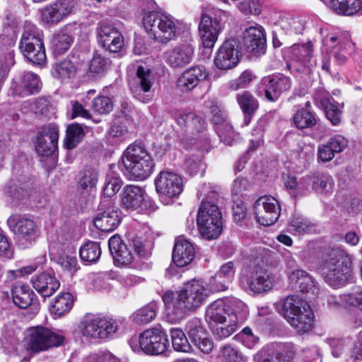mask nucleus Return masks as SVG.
<instances>
[{
	"label": "nucleus",
	"instance_id": "nucleus-1",
	"mask_svg": "<svg viewBox=\"0 0 362 362\" xmlns=\"http://www.w3.org/2000/svg\"><path fill=\"white\" fill-rule=\"evenodd\" d=\"M209 296V290H207L206 283L201 279L188 281L178 292H165L163 301L168 320L171 323L180 322L187 311L195 310Z\"/></svg>",
	"mask_w": 362,
	"mask_h": 362
},
{
	"label": "nucleus",
	"instance_id": "nucleus-2",
	"mask_svg": "<svg viewBox=\"0 0 362 362\" xmlns=\"http://www.w3.org/2000/svg\"><path fill=\"white\" fill-rule=\"evenodd\" d=\"M279 313L299 334L310 331L314 322V314L308 303L298 295H288L277 304Z\"/></svg>",
	"mask_w": 362,
	"mask_h": 362
},
{
	"label": "nucleus",
	"instance_id": "nucleus-3",
	"mask_svg": "<svg viewBox=\"0 0 362 362\" xmlns=\"http://www.w3.org/2000/svg\"><path fill=\"white\" fill-rule=\"evenodd\" d=\"M321 270L325 281L330 286L343 287L352 276V257L343 250L333 249L324 259Z\"/></svg>",
	"mask_w": 362,
	"mask_h": 362
},
{
	"label": "nucleus",
	"instance_id": "nucleus-4",
	"mask_svg": "<svg viewBox=\"0 0 362 362\" xmlns=\"http://www.w3.org/2000/svg\"><path fill=\"white\" fill-rule=\"evenodd\" d=\"M143 24L151 37L164 44L177 37L182 25L172 16L158 11L145 13Z\"/></svg>",
	"mask_w": 362,
	"mask_h": 362
},
{
	"label": "nucleus",
	"instance_id": "nucleus-5",
	"mask_svg": "<svg viewBox=\"0 0 362 362\" xmlns=\"http://www.w3.org/2000/svg\"><path fill=\"white\" fill-rule=\"evenodd\" d=\"M122 163L129 179L144 180L151 174L154 163L146 148L132 144L123 153Z\"/></svg>",
	"mask_w": 362,
	"mask_h": 362
},
{
	"label": "nucleus",
	"instance_id": "nucleus-6",
	"mask_svg": "<svg viewBox=\"0 0 362 362\" xmlns=\"http://www.w3.org/2000/svg\"><path fill=\"white\" fill-rule=\"evenodd\" d=\"M201 235L208 240L216 239L221 233L222 214L218 206L209 200L203 201L197 218Z\"/></svg>",
	"mask_w": 362,
	"mask_h": 362
},
{
	"label": "nucleus",
	"instance_id": "nucleus-7",
	"mask_svg": "<svg viewBox=\"0 0 362 362\" xmlns=\"http://www.w3.org/2000/svg\"><path fill=\"white\" fill-rule=\"evenodd\" d=\"M129 344L134 351L141 350L150 355L162 354L169 347L167 335L160 325L144 331L139 338H132Z\"/></svg>",
	"mask_w": 362,
	"mask_h": 362
},
{
	"label": "nucleus",
	"instance_id": "nucleus-8",
	"mask_svg": "<svg viewBox=\"0 0 362 362\" xmlns=\"http://www.w3.org/2000/svg\"><path fill=\"white\" fill-rule=\"evenodd\" d=\"M10 230L18 238V243L21 248L31 246L38 237L39 228L31 218L17 214L11 215L7 219Z\"/></svg>",
	"mask_w": 362,
	"mask_h": 362
},
{
	"label": "nucleus",
	"instance_id": "nucleus-9",
	"mask_svg": "<svg viewBox=\"0 0 362 362\" xmlns=\"http://www.w3.org/2000/svg\"><path fill=\"white\" fill-rule=\"evenodd\" d=\"M64 336L43 326L32 327L28 329V345L30 350L38 353L62 345Z\"/></svg>",
	"mask_w": 362,
	"mask_h": 362
},
{
	"label": "nucleus",
	"instance_id": "nucleus-10",
	"mask_svg": "<svg viewBox=\"0 0 362 362\" xmlns=\"http://www.w3.org/2000/svg\"><path fill=\"white\" fill-rule=\"evenodd\" d=\"M120 206L127 211L154 209V203L144 188L134 185L124 187L120 194Z\"/></svg>",
	"mask_w": 362,
	"mask_h": 362
},
{
	"label": "nucleus",
	"instance_id": "nucleus-11",
	"mask_svg": "<svg viewBox=\"0 0 362 362\" xmlns=\"http://www.w3.org/2000/svg\"><path fill=\"white\" fill-rule=\"evenodd\" d=\"M121 219V211L112 199L102 198L93 219L94 226L102 231L110 232L119 226Z\"/></svg>",
	"mask_w": 362,
	"mask_h": 362
},
{
	"label": "nucleus",
	"instance_id": "nucleus-12",
	"mask_svg": "<svg viewBox=\"0 0 362 362\" xmlns=\"http://www.w3.org/2000/svg\"><path fill=\"white\" fill-rule=\"evenodd\" d=\"M77 6V0H55L42 9V21L49 25H57L74 13Z\"/></svg>",
	"mask_w": 362,
	"mask_h": 362
},
{
	"label": "nucleus",
	"instance_id": "nucleus-13",
	"mask_svg": "<svg viewBox=\"0 0 362 362\" xmlns=\"http://www.w3.org/2000/svg\"><path fill=\"white\" fill-rule=\"evenodd\" d=\"M154 83V77L151 69L139 65L136 68V76L129 82V88L134 97L147 103L150 100V91Z\"/></svg>",
	"mask_w": 362,
	"mask_h": 362
},
{
	"label": "nucleus",
	"instance_id": "nucleus-14",
	"mask_svg": "<svg viewBox=\"0 0 362 362\" xmlns=\"http://www.w3.org/2000/svg\"><path fill=\"white\" fill-rule=\"evenodd\" d=\"M281 208L277 199L273 197H261L254 204V213L257 221L265 226L276 222L280 216Z\"/></svg>",
	"mask_w": 362,
	"mask_h": 362
},
{
	"label": "nucleus",
	"instance_id": "nucleus-15",
	"mask_svg": "<svg viewBox=\"0 0 362 362\" xmlns=\"http://www.w3.org/2000/svg\"><path fill=\"white\" fill-rule=\"evenodd\" d=\"M274 284V275L266 270L250 271L240 278L241 286L255 293L271 290Z\"/></svg>",
	"mask_w": 362,
	"mask_h": 362
},
{
	"label": "nucleus",
	"instance_id": "nucleus-16",
	"mask_svg": "<svg viewBox=\"0 0 362 362\" xmlns=\"http://www.w3.org/2000/svg\"><path fill=\"white\" fill-rule=\"evenodd\" d=\"M59 128L52 123L42 127L37 132L35 147L37 154L42 156H50L58 147Z\"/></svg>",
	"mask_w": 362,
	"mask_h": 362
},
{
	"label": "nucleus",
	"instance_id": "nucleus-17",
	"mask_svg": "<svg viewBox=\"0 0 362 362\" xmlns=\"http://www.w3.org/2000/svg\"><path fill=\"white\" fill-rule=\"evenodd\" d=\"M240 57L239 42L231 38L226 40L218 48L214 58V64L221 70L230 69L238 64Z\"/></svg>",
	"mask_w": 362,
	"mask_h": 362
},
{
	"label": "nucleus",
	"instance_id": "nucleus-18",
	"mask_svg": "<svg viewBox=\"0 0 362 362\" xmlns=\"http://www.w3.org/2000/svg\"><path fill=\"white\" fill-rule=\"evenodd\" d=\"M156 190L160 196H165L169 198H174L180 194L183 189V181L182 177L168 170H163L156 177Z\"/></svg>",
	"mask_w": 362,
	"mask_h": 362
},
{
	"label": "nucleus",
	"instance_id": "nucleus-19",
	"mask_svg": "<svg viewBox=\"0 0 362 362\" xmlns=\"http://www.w3.org/2000/svg\"><path fill=\"white\" fill-rule=\"evenodd\" d=\"M195 47L191 41L179 43L164 53L165 62L172 68H183L190 64L194 57Z\"/></svg>",
	"mask_w": 362,
	"mask_h": 362
},
{
	"label": "nucleus",
	"instance_id": "nucleus-20",
	"mask_svg": "<svg viewBox=\"0 0 362 362\" xmlns=\"http://www.w3.org/2000/svg\"><path fill=\"white\" fill-rule=\"evenodd\" d=\"M96 37L98 44L111 52H118L124 46L122 33L112 25L99 23L96 29Z\"/></svg>",
	"mask_w": 362,
	"mask_h": 362
},
{
	"label": "nucleus",
	"instance_id": "nucleus-21",
	"mask_svg": "<svg viewBox=\"0 0 362 362\" xmlns=\"http://www.w3.org/2000/svg\"><path fill=\"white\" fill-rule=\"evenodd\" d=\"M185 330L192 342L203 353L209 354L211 351L214 343L199 319L194 317L189 320L186 323Z\"/></svg>",
	"mask_w": 362,
	"mask_h": 362
},
{
	"label": "nucleus",
	"instance_id": "nucleus-22",
	"mask_svg": "<svg viewBox=\"0 0 362 362\" xmlns=\"http://www.w3.org/2000/svg\"><path fill=\"white\" fill-rule=\"evenodd\" d=\"M242 45L249 52L255 54L264 52L266 37L263 27L255 23L246 28L243 31Z\"/></svg>",
	"mask_w": 362,
	"mask_h": 362
},
{
	"label": "nucleus",
	"instance_id": "nucleus-23",
	"mask_svg": "<svg viewBox=\"0 0 362 362\" xmlns=\"http://www.w3.org/2000/svg\"><path fill=\"white\" fill-rule=\"evenodd\" d=\"M264 86V94L267 100L276 102L285 92L291 88V81L283 74L273 75L262 79Z\"/></svg>",
	"mask_w": 362,
	"mask_h": 362
},
{
	"label": "nucleus",
	"instance_id": "nucleus-24",
	"mask_svg": "<svg viewBox=\"0 0 362 362\" xmlns=\"http://www.w3.org/2000/svg\"><path fill=\"white\" fill-rule=\"evenodd\" d=\"M222 29L221 22L211 16L203 14L199 24V33L203 46L212 48L218 40Z\"/></svg>",
	"mask_w": 362,
	"mask_h": 362
},
{
	"label": "nucleus",
	"instance_id": "nucleus-25",
	"mask_svg": "<svg viewBox=\"0 0 362 362\" xmlns=\"http://www.w3.org/2000/svg\"><path fill=\"white\" fill-rule=\"evenodd\" d=\"M118 325L115 320L105 316L92 318V339L105 341L117 332Z\"/></svg>",
	"mask_w": 362,
	"mask_h": 362
},
{
	"label": "nucleus",
	"instance_id": "nucleus-26",
	"mask_svg": "<svg viewBox=\"0 0 362 362\" xmlns=\"http://www.w3.org/2000/svg\"><path fill=\"white\" fill-rule=\"evenodd\" d=\"M208 74L202 66H195L186 69L177 81V86L183 93L193 90L201 81L205 80Z\"/></svg>",
	"mask_w": 362,
	"mask_h": 362
},
{
	"label": "nucleus",
	"instance_id": "nucleus-27",
	"mask_svg": "<svg viewBox=\"0 0 362 362\" xmlns=\"http://www.w3.org/2000/svg\"><path fill=\"white\" fill-rule=\"evenodd\" d=\"M28 177L20 168L14 167L11 178L3 187L4 193L10 197L20 199L28 187Z\"/></svg>",
	"mask_w": 362,
	"mask_h": 362
},
{
	"label": "nucleus",
	"instance_id": "nucleus-28",
	"mask_svg": "<svg viewBox=\"0 0 362 362\" xmlns=\"http://www.w3.org/2000/svg\"><path fill=\"white\" fill-rule=\"evenodd\" d=\"M288 277L293 288L299 290L302 293L317 294L319 288L313 277L307 272L296 269L288 273Z\"/></svg>",
	"mask_w": 362,
	"mask_h": 362
},
{
	"label": "nucleus",
	"instance_id": "nucleus-29",
	"mask_svg": "<svg viewBox=\"0 0 362 362\" xmlns=\"http://www.w3.org/2000/svg\"><path fill=\"white\" fill-rule=\"evenodd\" d=\"M230 305L221 299L216 300L210 303L206 309L205 319L209 327L222 323L230 317Z\"/></svg>",
	"mask_w": 362,
	"mask_h": 362
},
{
	"label": "nucleus",
	"instance_id": "nucleus-30",
	"mask_svg": "<svg viewBox=\"0 0 362 362\" xmlns=\"http://www.w3.org/2000/svg\"><path fill=\"white\" fill-rule=\"evenodd\" d=\"M194 254V248L189 240L183 238L177 239L173 252V261L177 267H182L189 264Z\"/></svg>",
	"mask_w": 362,
	"mask_h": 362
},
{
	"label": "nucleus",
	"instance_id": "nucleus-31",
	"mask_svg": "<svg viewBox=\"0 0 362 362\" xmlns=\"http://www.w3.org/2000/svg\"><path fill=\"white\" fill-rule=\"evenodd\" d=\"M34 288L42 296L49 297L59 288V281L54 275L48 272H42L32 279Z\"/></svg>",
	"mask_w": 362,
	"mask_h": 362
},
{
	"label": "nucleus",
	"instance_id": "nucleus-32",
	"mask_svg": "<svg viewBox=\"0 0 362 362\" xmlns=\"http://www.w3.org/2000/svg\"><path fill=\"white\" fill-rule=\"evenodd\" d=\"M42 32L34 25H27L22 34L19 49L23 56L30 52L33 47L41 45L43 43Z\"/></svg>",
	"mask_w": 362,
	"mask_h": 362
},
{
	"label": "nucleus",
	"instance_id": "nucleus-33",
	"mask_svg": "<svg viewBox=\"0 0 362 362\" xmlns=\"http://www.w3.org/2000/svg\"><path fill=\"white\" fill-rule=\"evenodd\" d=\"M333 12L341 16H353L362 8V0H320Z\"/></svg>",
	"mask_w": 362,
	"mask_h": 362
},
{
	"label": "nucleus",
	"instance_id": "nucleus-34",
	"mask_svg": "<svg viewBox=\"0 0 362 362\" xmlns=\"http://www.w3.org/2000/svg\"><path fill=\"white\" fill-rule=\"evenodd\" d=\"M333 183L334 181L329 175L316 173L310 176L303 177L302 185H305L307 192L311 187L316 192L324 193L332 189Z\"/></svg>",
	"mask_w": 362,
	"mask_h": 362
},
{
	"label": "nucleus",
	"instance_id": "nucleus-35",
	"mask_svg": "<svg viewBox=\"0 0 362 362\" xmlns=\"http://www.w3.org/2000/svg\"><path fill=\"white\" fill-rule=\"evenodd\" d=\"M315 100L323 108L327 119L330 121L332 124L337 126L341 122L343 104H339L329 97L321 99L316 98Z\"/></svg>",
	"mask_w": 362,
	"mask_h": 362
},
{
	"label": "nucleus",
	"instance_id": "nucleus-36",
	"mask_svg": "<svg viewBox=\"0 0 362 362\" xmlns=\"http://www.w3.org/2000/svg\"><path fill=\"white\" fill-rule=\"evenodd\" d=\"M213 121L215 124L216 131L220 140L226 145L231 146L239 139V134L236 133L232 125L223 117L214 116Z\"/></svg>",
	"mask_w": 362,
	"mask_h": 362
},
{
	"label": "nucleus",
	"instance_id": "nucleus-37",
	"mask_svg": "<svg viewBox=\"0 0 362 362\" xmlns=\"http://www.w3.org/2000/svg\"><path fill=\"white\" fill-rule=\"evenodd\" d=\"M237 102L244 113V124L248 125L252 116L258 109L259 104L254 96L247 91L240 93L236 96Z\"/></svg>",
	"mask_w": 362,
	"mask_h": 362
},
{
	"label": "nucleus",
	"instance_id": "nucleus-38",
	"mask_svg": "<svg viewBox=\"0 0 362 362\" xmlns=\"http://www.w3.org/2000/svg\"><path fill=\"white\" fill-rule=\"evenodd\" d=\"M177 124L183 129L193 132H200L205 127V122L194 113L179 112L175 116Z\"/></svg>",
	"mask_w": 362,
	"mask_h": 362
},
{
	"label": "nucleus",
	"instance_id": "nucleus-39",
	"mask_svg": "<svg viewBox=\"0 0 362 362\" xmlns=\"http://www.w3.org/2000/svg\"><path fill=\"white\" fill-rule=\"evenodd\" d=\"M74 42V36L64 28L59 30L52 40V49L54 55H62L69 50Z\"/></svg>",
	"mask_w": 362,
	"mask_h": 362
},
{
	"label": "nucleus",
	"instance_id": "nucleus-40",
	"mask_svg": "<svg viewBox=\"0 0 362 362\" xmlns=\"http://www.w3.org/2000/svg\"><path fill=\"white\" fill-rule=\"evenodd\" d=\"M74 303V297L69 293H61L57 295L52 305L51 312L54 318L60 317L68 313Z\"/></svg>",
	"mask_w": 362,
	"mask_h": 362
},
{
	"label": "nucleus",
	"instance_id": "nucleus-41",
	"mask_svg": "<svg viewBox=\"0 0 362 362\" xmlns=\"http://www.w3.org/2000/svg\"><path fill=\"white\" fill-rule=\"evenodd\" d=\"M33 294L28 285H16L12 289L13 303L21 308H27L32 303Z\"/></svg>",
	"mask_w": 362,
	"mask_h": 362
},
{
	"label": "nucleus",
	"instance_id": "nucleus-42",
	"mask_svg": "<svg viewBox=\"0 0 362 362\" xmlns=\"http://www.w3.org/2000/svg\"><path fill=\"white\" fill-rule=\"evenodd\" d=\"M40 81L37 75L32 72L25 73L21 79L22 90L18 93L23 96L35 94L40 91Z\"/></svg>",
	"mask_w": 362,
	"mask_h": 362
},
{
	"label": "nucleus",
	"instance_id": "nucleus-43",
	"mask_svg": "<svg viewBox=\"0 0 362 362\" xmlns=\"http://www.w3.org/2000/svg\"><path fill=\"white\" fill-rule=\"evenodd\" d=\"M291 58L303 64L305 66L310 67L311 58L313 57V50L308 45H294L291 48Z\"/></svg>",
	"mask_w": 362,
	"mask_h": 362
},
{
	"label": "nucleus",
	"instance_id": "nucleus-44",
	"mask_svg": "<svg viewBox=\"0 0 362 362\" xmlns=\"http://www.w3.org/2000/svg\"><path fill=\"white\" fill-rule=\"evenodd\" d=\"M170 336L173 349L178 352L189 353L192 350V346L184 332L178 328L170 329Z\"/></svg>",
	"mask_w": 362,
	"mask_h": 362
},
{
	"label": "nucleus",
	"instance_id": "nucleus-45",
	"mask_svg": "<svg viewBox=\"0 0 362 362\" xmlns=\"http://www.w3.org/2000/svg\"><path fill=\"white\" fill-rule=\"evenodd\" d=\"M66 133L64 146L68 149L75 148L84 136L83 129L78 123H73L69 125Z\"/></svg>",
	"mask_w": 362,
	"mask_h": 362
},
{
	"label": "nucleus",
	"instance_id": "nucleus-46",
	"mask_svg": "<svg viewBox=\"0 0 362 362\" xmlns=\"http://www.w3.org/2000/svg\"><path fill=\"white\" fill-rule=\"evenodd\" d=\"M237 326L236 321L229 318L226 322L211 327L210 329L216 339L223 340L232 335L235 332Z\"/></svg>",
	"mask_w": 362,
	"mask_h": 362
},
{
	"label": "nucleus",
	"instance_id": "nucleus-47",
	"mask_svg": "<svg viewBox=\"0 0 362 362\" xmlns=\"http://www.w3.org/2000/svg\"><path fill=\"white\" fill-rule=\"evenodd\" d=\"M76 73V68L70 60H64L53 67L52 74L62 80L73 78Z\"/></svg>",
	"mask_w": 362,
	"mask_h": 362
},
{
	"label": "nucleus",
	"instance_id": "nucleus-48",
	"mask_svg": "<svg viewBox=\"0 0 362 362\" xmlns=\"http://www.w3.org/2000/svg\"><path fill=\"white\" fill-rule=\"evenodd\" d=\"M293 122L298 129L313 127L317 122L314 113L307 109H300L293 116Z\"/></svg>",
	"mask_w": 362,
	"mask_h": 362
},
{
	"label": "nucleus",
	"instance_id": "nucleus-49",
	"mask_svg": "<svg viewBox=\"0 0 362 362\" xmlns=\"http://www.w3.org/2000/svg\"><path fill=\"white\" fill-rule=\"evenodd\" d=\"M122 184L123 182L119 176L115 175L113 173L108 174L103 187V198L110 199L119 192Z\"/></svg>",
	"mask_w": 362,
	"mask_h": 362
},
{
	"label": "nucleus",
	"instance_id": "nucleus-50",
	"mask_svg": "<svg viewBox=\"0 0 362 362\" xmlns=\"http://www.w3.org/2000/svg\"><path fill=\"white\" fill-rule=\"evenodd\" d=\"M219 358L222 362H245V357L235 347L226 344L221 347Z\"/></svg>",
	"mask_w": 362,
	"mask_h": 362
},
{
	"label": "nucleus",
	"instance_id": "nucleus-51",
	"mask_svg": "<svg viewBox=\"0 0 362 362\" xmlns=\"http://www.w3.org/2000/svg\"><path fill=\"white\" fill-rule=\"evenodd\" d=\"M110 60L102 54L94 52L92 57V78L103 76L110 66Z\"/></svg>",
	"mask_w": 362,
	"mask_h": 362
},
{
	"label": "nucleus",
	"instance_id": "nucleus-52",
	"mask_svg": "<svg viewBox=\"0 0 362 362\" xmlns=\"http://www.w3.org/2000/svg\"><path fill=\"white\" fill-rule=\"evenodd\" d=\"M236 7L245 16H259L262 11L261 0H243Z\"/></svg>",
	"mask_w": 362,
	"mask_h": 362
},
{
	"label": "nucleus",
	"instance_id": "nucleus-53",
	"mask_svg": "<svg viewBox=\"0 0 362 362\" xmlns=\"http://www.w3.org/2000/svg\"><path fill=\"white\" fill-rule=\"evenodd\" d=\"M156 315L154 305H149L137 310L133 315V321L139 325H145L151 322Z\"/></svg>",
	"mask_w": 362,
	"mask_h": 362
},
{
	"label": "nucleus",
	"instance_id": "nucleus-54",
	"mask_svg": "<svg viewBox=\"0 0 362 362\" xmlns=\"http://www.w3.org/2000/svg\"><path fill=\"white\" fill-rule=\"evenodd\" d=\"M232 308H230V317L236 321V325L242 324L247 319L248 310L247 305L242 301L233 300L231 302Z\"/></svg>",
	"mask_w": 362,
	"mask_h": 362
},
{
	"label": "nucleus",
	"instance_id": "nucleus-55",
	"mask_svg": "<svg viewBox=\"0 0 362 362\" xmlns=\"http://www.w3.org/2000/svg\"><path fill=\"white\" fill-rule=\"evenodd\" d=\"M24 57L34 64L44 65L47 60L44 43L38 45V48L33 47Z\"/></svg>",
	"mask_w": 362,
	"mask_h": 362
},
{
	"label": "nucleus",
	"instance_id": "nucleus-56",
	"mask_svg": "<svg viewBox=\"0 0 362 362\" xmlns=\"http://www.w3.org/2000/svg\"><path fill=\"white\" fill-rule=\"evenodd\" d=\"M128 133L125 120L120 117L115 118L109 130L108 134L112 138H124Z\"/></svg>",
	"mask_w": 362,
	"mask_h": 362
},
{
	"label": "nucleus",
	"instance_id": "nucleus-57",
	"mask_svg": "<svg viewBox=\"0 0 362 362\" xmlns=\"http://www.w3.org/2000/svg\"><path fill=\"white\" fill-rule=\"evenodd\" d=\"M78 192L84 198H88L90 191V171L86 170L80 173L77 185Z\"/></svg>",
	"mask_w": 362,
	"mask_h": 362
},
{
	"label": "nucleus",
	"instance_id": "nucleus-58",
	"mask_svg": "<svg viewBox=\"0 0 362 362\" xmlns=\"http://www.w3.org/2000/svg\"><path fill=\"white\" fill-rule=\"evenodd\" d=\"M291 227L298 233L310 232L313 225L305 217L301 215H294L291 220Z\"/></svg>",
	"mask_w": 362,
	"mask_h": 362
},
{
	"label": "nucleus",
	"instance_id": "nucleus-59",
	"mask_svg": "<svg viewBox=\"0 0 362 362\" xmlns=\"http://www.w3.org/2000/svg\"><path fill=\"white\" fill-rule=\"evenodd\" d=\"M92 109L99 115L107 114L112 109L111 100L105 96L96 98L93 102Z\"/></svg>",
	"mask_w": 362,
	"mask_h": 362
},
{
	"label": "nucleus",
	"instance_id": "nucleus-60",
	"mask_svg": "<svg viewBox=\"0 0 362 362\" xmlns=\"http://www.w3.org/2000/svg\"><path fill=\"white\" fill-rule=\"evenodd\" d=\"M90 315L86 313L80 320L77 328L76 329V334L77 336L81 337V339H86L89 341L90 339Z\"/></svg>",
	"mask_w": 362,
	"mask_h": 362
},
{
	"label": "nucleus",
	"instance_id": "nucleus-61",
	"mask_svg": "<svg viewBox=\"0 0 362 362\" xmlns=\"http://www.w3.org/2000/svg\"><path fill=\"white\" fill-rule=\"evenodd\" d=\"M342 298L347 305L359 307L362 309V288L355 287L351 293L343 294Z\"/></svg>",
	"mask_w": 362,
	"mask_h": 362
},
{
	"label": "nucleus",
	"instance_id": "nucleus-62",
	"mask_svg": "<svg viewBox=\"0 0 362 362\" xmlns=\"http://www.w3.org/2000/svg\"><path fill=\"white\" fill-rule=\"evenodd\" d=\"M236 337L240 338L243 345L249 349H252L259 340V337L255 335L249 327H244Z\"/></svg>",
	"mask_w": 362,
	"mask_h": 362
},
{
	"label": "nucleus",
	"instance_id": "nucleus-63",
	"mask_svg": "<svg viewBox=\"0 0 362 362\" xmlns=\"http://www.w3.org/2000/svg\"><path fill=\"white\" fill-rule=\"evenodd\" d=\"M229 281H226L223 277L217 278V273L212 276L209 283H206L207 290H209V295L214 292H220L225 291L228 286Z\"/></svg>",
	"mask_w": 362,
	"mask_h": 362
},
{
	"label": "nucleus",
	"instance_id": "nucleus-64",
	"mask_svg": "<svg viewBox=\"0 0 362 362\" xmlns=\"http://www.w3.org/2000/svg\"><path fill=\"white\" fill-rule=\"evenodd\" d=\"M112 256L113 257L115 264L117 267L129 265L133 260V255L127 247H123V249L120 250L119 252H116Z\"/></svg>",
	"mask_w": 362,
	"mask_h": 362
}]
</instances>
